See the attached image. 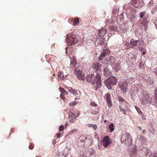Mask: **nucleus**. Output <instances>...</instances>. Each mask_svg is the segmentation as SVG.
Listing matches in <instances>:
<instances>
[{"label":"nucleus","mask_w":157,"mask_h":157,"mask_svg":"<svg viewBox=\"0 0 157 157\" xmlns=\"http://www.w3.org/2000/svg\"><path fill=\"white\" fill-rule=\"evenodd\" d=\"M140 140L143 143H144L147 141V139L144 136H141L140 138Z\"/></svg>","instance_id":"25"},{"label":"nucleus","mask_w":157,"mask_h":157,"mask_svg":"<svg viewBox=\"0 0 157 157\" xmlns=\"http://www.w3.org/2000/svg\"><path fill=\"white\" fill-rule=\"evenodd\" d=\"M72 57L73 58L71 59V63L70 64V67L72 68L75 67L77 64L75 57L73 56Z\"/></svg>","instance_id":"17"},{"label":"nucleus","mask_w":157,"mask_h":157,"mask_svg":"<svg viewBox=\"0 0 157 157\" xmlns=\"http://www.w3.org/2000/svg\"><path fill=\"white\" fill-rule=\"evenodd\" d=\"M89 127H92L94 129H97V126L96 124H89L87 125Z\"/></svg>","instance_id":"29"},{"label":"nucleus","mask_w":157,"mask_h":157,"mask_svg":"<svg viewBox=\"0 0 157 157\" xmlns=\"http://www.w3.org/2000/svg\"><path fill=\"white\" fill-rule=\"evenodd\" d=\"M128 83L126 80H124L120 81L118 86L123 94H125L128 89Z\"/></svg>","instance_id":"5"},{"label":"nucleus","mask_w":157,"mask_h":157,"mask_svg":"<svg viewBox=\"0 0 157 157\" xmlns=\"http://www.w3.org/2000/svg\"><path fill=\"white\" fill-rule=\"evenodd\" d=\"M67 89L69 92L72 93L74 95L76 96L78 94L76 91L75 90L73 89L72 87H67Z\"/></svg>","instance_id":"18"},{"label":"nucleus","mask_w":157,"mask_h":157,"mask_svg":"<svg viewBox=\"0 0 157 157\" xmlns=\"http://www.w3.org/2000/svg\"><path fill=\"white\" fill-rule=\"evenodd\" d=\"M146 53L145 51H143L142 52V54L143 55H145L146 54Z\"/></svg>","instance_id":"48"},{"label":"nucleus","mask_w":157,"mask_h":157,"mask_svg":"<svg viewBox=\"0 0 157 157\" xmlns=\"http://www.w3.org/2000/svg\"><path fill=\"white\" fill-rule=\"evenodd\" d=\"M52 81H53V80H52Z\"/></svg>","instance_id":"53"},{"label":"nucleus","mask_w":157,"mask_h":157,"mask_svg":"<svg viewBox=\"0 0 157 157\" xmlns=\"http://www.w3.org/2000/svg\"><path fill=\"white\" fill-rule=\"evenodd\" d=\"M135 108L136 109L137 112H138V113H139L140 114L142 112H141V111L140 110V109L139 108V107L136 106H135Z\"/></svg>","instance_id":"37"},{"label":"nucleus","mask_w":157,"mask_h":157,"mask_svg":"<svg viewBox=\"0 0 157 157\" xmlns=\"http://www.w3.org/2000/svg\"><path fill=\"white\" fill-rule=\"evenodd\" d=\"M116 59L113 56H111L109 59V61L111 64L114 65L116 62Z\"/></svg>","instance_id":"23"},{"label":"nucleus","mask_w":157,"mask_h":157,"mask_svg":"<svg viewBox=\"0 0 157 157\" xmlns=\"http://www.w3.org/2000/svg\"><path fill=\"white\" fill-rule=\"evenodd\" d=\"M63 74L62 73L61 71H59L58 73V77L59 78H63Z\"/></svg>","instance_id":"30"},{"label":"nucleus","mask_w":157,"mask_h":157,"mask_svg":"<svg viewBox=\"0 0 157 157\" xmlns=\"http://www.w3.org/2000/svg\"><path fill=\"white\" fill-rule=\"evenodd\" d=\"M110 53V51L109 49H106L104 50L103 52H102L98 57L100 60H102L106 55H108Z\"/></svg>","instance_id":"13"},{"label":"nucleus","mask_w":157,"mask_h":157,"mask_svg":"<svg viewBox=\"0 0 157 157\" xmlns=\"http://www.w3.org/2000/svg\"><path fill=\"white\" fill-rule=\"evenodd\" d=\"M76 104V103L75 101H72L70 103L69 105L70 106H73L75 105Z\"/></svg>","instance_id":"39"},{"label":"nucleus","mask_w":157,"mask_h":157,"mask_svg":"<svg viewBox=\"0 0 157 157\" xmlns=\"http://www.w3.org/2000/svg\"><path fill=\"white\" fill-rule=\"evenodd\" d=\"M59 90L61 93L60 96V97L63 100H64L66 98V97L65 96V95H67L68 94L67 91H66L63 88L61 87L59 88Z\"/></svg>","instance_id":"11"},{"label":"nucleus","mask_w":157,"mask_h":157,"mask_svg":"<svg viewBox=\"0 0 157 157\" xmlns=\"http://www.w3.org/2000/svg\"><path fill=\"white\" fill-rule=\"evenodd\" d=\"M140 50L141 51H145V49L142 48H139Z\"/></svg>","instance_id":"45"},{"label":"nucleus","mask_w":157,"mask_h":157,"mask_svg":"<svg viewBox=\"0 0 157 157\" xmlns=\"http://www.w3.org/2000/svg\"><path fill=\"white\" fill-rule=\"evenodd\" d=\"M101 142L103 146L105 147H107L111 143L109 136L104 137Z\"/></svg>","instance_id":"7"},{"label":"nucleus","mask_w":157,"mask_h":157,"mask_svg":"<svg viewBox=\"0 0 157 157\" xmlns=\"http://www.w3.org/2000/svg\"><path fill=\"white\" fill-rule=\"evenodd\" d=\"M64 129V127L63 125H60L59 128V132H62L63 130Z\"/></svg>","instance_id":"36"},{"label":"nucleus","mask_w":157,"mask_h":157,"mask_svg":"<svg viewBox=\"0 0 157 157\" xmlns=\"http://www.w3.org/2000/svg\"><path fill=\"white\" fill-rule=\"evenodd\" d=\"M62 134V133H57L56 134V136L57 138H59L60 137L61 135Z\"/></svg>","instance_id":"44"},{"label":"nucleus","mask_w":157,"mask_h":157,"mask_svg":"<svg viewBox=\"0 0 157 157\" xmlns=\"http://www.w3.org/2000/svg\"><path fill=\"white\" fill-rule=\"evenodd\" d=\"M34 146V145L33 144H30L29 145V147L30 149L32 150L33 149Z\"/></svg>","instance_id":"40"},{"label":"nucleus","mask_w":157,"mask_h":157,"mask_svg":"<svg viewBox=\"0 0 157 157\" xmlns=\"http://www.w3.org/2000/svg\"><path fill=\"white\" fill-rule=\"evenodd\" d=\"M77 132V130L76 129H75L72 130L69 132V134L72 135V134H74V135H75L76 133Z\"/></svg>","instance_id":"26"},{"label":"nucleus","mask_w":157,"mask_h":157,"mask_svg":"<svg viewBox=\"0 0 157 157\" xmlns=\"http://www.w3.org/2000/svg\"><path fill=\"white\" fill-rule=\"evenodd\" d=\"M76 77L80 80H84V75L81 70H76Z\"/></svg>","instance_id":"10"},{"label":"nucleus","mask_w":157,"mask_h":157,"mask_svg":"<svg viewBox=\"0 0 157 157\" xmlns=\"http://www.w3.org/2000/svg\"><path fill=\"white\" fill-rule=\"evenodd\" d=\"M139 41L137 40H135L134 39L132 38L130 41V44L133 47H136Z\"/></svg>","instance_id":"20"},{"label":"nucleus","mask_w":157,"mask_h":157,"mask_svg":"<svg viewBox=\"0 0 157 157\" xmlns=\"http://www.w3.org/2000/svg\"><path fill=\"white\" fill-rule=\"evenodd\" d=\"M118 99L119 101L126 102V101L124 99L120 96L118 97Z\"/></svg>","instance_id":"35"},{"label":"nucleus","mask_w":157,"mask_h":157,"mask_svg":"<svg viewBox=\"0 0 157 157\" xmlns=\"http://www.w3.org/2000/svg\"><path fill=\"white\" fill-rule=\"evenodd\" d=\"M120 109L121 111L124 114H126V113L124 109L121 106H120Z\"/></svg>","instance_id":"38"},{"label":"nucleus","mask_w":157,"mask_h":157,"mask_svg":"<svg viewBox=\"0 0 157 157\" xmlns=\"http://www.w3.org/2000/svg\"><path fill=\"white\" fill-rule=\"evenodd\" d=\"M131 3L136 8H140L144 5L142 0H132Z\"/></svg>","instance_id":"6"},{"label":"nucleus","mask_w":157,"mask_h":157,"mask_svg":"<svg viewBox=\"0 0 157 157\" xmlns=\"http://www.w3.org/2000/svg\"><path fill=\"white\" fill-rule=\"evenodd\" d=\"M72 21L74 25H75L79 23V19L78 17L74 19L72 18Z\"/></svg>","instance_id":"22"},{"label":"nucleus","mask_w":157,"mask_h":157,"mask_svg":"<svg viewBox=\"0 0 157 157\" xmlns=\"http://www.w3.org/2000/svg\"><path fill=\"white\" fill-rule=\"evenodd\" d=\"M96 78L93 74L88 75L86 78L87 82L91 84H94L95 82Z\"/></svg>","instance_id":"9"},{"label":"nucleus","mask_w":157,"mask_h":157,"mask_svg":"<svg viewBox=\"0 0 157 157\" xmlns=\"http://www.w3.org/2000/svg\"><path fill=\"white\" fill-rule=\"evenodd\" d=\"M109 28L111 30L115 31L116 29V27L113 25H111L109 27Z\"/></svg>","instance_id":"31"},{"label":"nucleus","mask_w":157,"mask_h":157,"mask_svg":"<svg viewBox=\"0 0 157 157\" xmlns=\"http://www.w3.org/2000/svg\"><path fill=\"white\" fill-rule=\"evenodd\" d=\"M69 118L71 117H74L75 114L72 112L70 111L68 113Z\"/></svg>","instance_id":"32"},{"label":"nucleus","mask_w":157,"mask_h":157,"mask_svg":"<svg viewBox=\"0 0 157 157\" xmlns=\"http://www.w3.org/2000/svg\"><path fill=\"white\" fill-rule=\"evenodd\" d=\"M121 140L122 143L127 146H131L132 144L131 136L128 133L124 132L123 134Z\"/></svg>","instance_id":"1"},{"label":"nucleus","mask_w":157,"mask_h":157,"mask_svg":"<svg viewBox=\"0 0 157 157\" xmlns=\"http://www.w3.org/2000/svg\"><path fill=\"white\" fill-rule=\"evenodd\" d=\"M143 95L141 99V102L142 104L146 105L148 103L150 104L151 102V98L150 97V94L148 92L144 91L143 92Z\"/></svg>","instance_id":"3"},{"label":"nucleus","mask_w":157,"mask_h":157,"mask_svg":"<svg viewBox=\"0 0 157 157\" xmlns=\"http://www.w3.org/2000/svg\"><path fill=\"white\" fill-rule=\"evenodd\" d=\"M66 54L69 56L70 58L71 59V58H73V56H74V53L72 52V50L70 48H66Z\"/></svg>","instance_id":"16"},{"label":"nucleus","mask_w":157,"mask_h":157,"mask_svg":"<svg viewBox=\"0 0 157 157\" xmlns=\"http://www.w3.org/2000/svg\"><path fill=\"white\" fill-rule=\"evenodd\" d=\"M114 69L116 71H118L121 70V66L120 64L115 62V63L113 65Z\"/></svg>","instance_id":"21"},{"label":"nucleus","mask_w":157,"mask_h":157,"mask_svg":"<svg viewBox=\"0 0 157 157\" xmlns=\"http://www.w3.org/2000/svg\"><path fill=\"white\" fill-rule=\"evenodd\" d=\"M155 100L152 101V104L154 105L156 107H157V88L155 89Z\"/></svg>","instance_id":"19"},{"label":"nucleus","mask_w":157,"mask_h":157,"mask_svg":"<svg viewBox=\"0 0 157 157\" xmlns=\"http://www.w3.org/2000/svg\"><path fill=\"white\" fill-rule=\"evenodd\" d=\"M91 113L94 115L97 114L99 113V110L98 109L95 110H92Z\"/></svg>","instance_id":"33"},{"label":"nucleus","mask_w":157,"mask_h":157,"mask_svg":"<svg viewBox=\"0 0 157 157\" xmlns=\"http://www.w3.org/2000/svg\"><path fill=\"white\" fill-rule=\"evenodd\" d=\"M118 79L115 77L111 76L106 79L104 81L105 84L109 89L112 88V86L117 84Z\"/></svg>","instance_id":"2"},{"label":"nucleus","mask_w":157,"mask_h":157,"mask_svg":"<svg viewBox=\"0 0 157 157\" xmlns=\"http://www.w3.org/2000/svg\"><path fill=\"white\" fill-rule=\"evenodd\" d=\"M137 128L138 129V130H142V128L141 127H140V126H138V127H137Z\"/></svg>","instance_id":"46"},{"label":"nucleus","mask_w":157,"mask_h":157,"mask_svg":"<svg viewBox=\"0 0 157 157\" xmlns=\"http://www.w3.org/2000/svg\"><path fill=\"white\" fill-rule=\"evenodd\" d=\"M106 121H106V120H105L104 121V122H105V123H106Z\"/></svg>","instance_id":"50"},{"label":"nucleus","mask_w":157,"mask_h":157,"mask_svg":"<svg viewBox=\"0 0 157 157\" xmlns=\"http://www.w3.org/2000/svg\"><path fill=\"white\" fill-rule=\"evenodd\" d=\"M143 133V134H144L146 132V131L145 129L143 130L142 131Z\"/></svg>","instance_id":"47"},{"label":"nucleus","mask_w":157,"mask_h":157,"mask_svg":"<svg viewBox=\"0 0 157 157\" xmlns=\"http://www.w3.org/2000/svg\"><path fill=\"white\" fill-rule=\"evenodd\" d=\"M75 116H74V117H71L69 118V121L72 123H73L75 122Z\"/></svg>","instance_id":"28"},{"label":"nucleus","mask_w":157,"mask_h":157,"mask_svg":"<svg viewBox=\"0 0 157 157\" xmlns=\"http://www.w3.org/2000/svg\"><path fill=\"white\" fill-rule=\"evenodd\" d=\"M92 67L93 68V70L97 71L98 73V71L100 72L101 69V66L100 64L97 62H94L92 64Z\"/></svg>","instance_id":"8"},{"label":"nucleus","mask_w":157,"mask_h":157,"mask_svg":"<svg viewBox=\"0 0 157 157\" xmlns=\"http://www.w3.org/2000/svg\"><path fill=\"white\" fill-rule=\"evenodd\" d=\"M105 98L106 99L108 104L109 105V106L110 107L112 105V102L110 100V95L109 93H107L105 94Z\"/></svg>","instance_id":"15"},{"label":"nucleus","mask_w":157,"mask_h":157,"mask_svg":"<svg viewBox=\"0 0 157 157\" xmlns=\"http://www.w3.org/2000/svg\"><path fill=\"white\" fill-rule=\"evenodd\" d=\"M55 75V74H53V76H54Z\"/></svg>","instance_id":"52"},{"label":"nucleus","mask_w":157,"mask_h":157,"mask_svg":"<svg viewBox=\"0 0 157 157\" xmlns=\"http://www.w3.org/2000/svg\"><path fill=\"white\" fill-rule=\"evenodd\" d=\"M79 98L76 97V98H75V100H78L79 99Z\"/></svg>","instance_id":"49"},{"label":"nucleus","mask_w":157,"mask_h":157,"mask_svg":"<svg viewBox=\"0 0 157 157\" xmlns=\"http://www.w3.org/2000/svg\"><path fill=\"white\" fill-rule=\"evenodd\" d=\"M107 31L106 29L105 28H102L100 29L99 30L98 34V36L100 37L103 36L105 35Z\"/></svg>","instance_id":"14"},{"label":"nucleus","mask_w":157,"mask_h":157,"mask_svg":"<svg viewBox=\"0 0 157 157\" xmlns=\"http://www.w3.org/2000/svg\"><path fill=\"white\" fill-rule=\"evenodd\" d=\"M153 72L157 75V67L155 68L153 70Z\"/></svg>","instance_id":"42"},{"label":"nucleus","mask_w":157,"mask_h":157,"mask_svg":"<svg viewBox=\"0 0 157 157\" xmlns=\"http://www.w3.org/2000/svg\"><path fill=\"white\" fill-rule=\"evenodd\" d=\"M67 42L68 44L70 46L76 44L78 42L77 36L72 34L67 36Z\"/></svg>","instance_id":"4"},{"label":"nucleus","mask_w":157,"mask_h":157,"mask_svg":"<svg viewBox=\"0 0 157 157\" xmlns=\"http://www.w3.org/2000/svg\"><path fill=\"white\" fill-rule=\"evenodd\" d=\"M76 115H75V114L74 115L76 119L77 117H78L79 116L80 113H76Z\"/></svg>","instance_id":"43"},{"label":"nucleus","mask_w":157,"mask_h":157,"mask_svg":"<svg viewBox=\"0 0 157 157\" xmlns=\"http://www.w3.org/2000/svg\"><path fill=\"white\" fill-rule=\"evenodd\" d=\"M36 157H41L39 156H36Z\"/></svg>","instance_id":"51"},{"label":"nucleus","mask_w":157,"mask_h":157,"mask_svg":"<svg viewBox=\"0 0 157 157\" xmlns=\"http://www.w3.org/2000/svg\"><path fill=\"white\" fill-rule=\"evenodd\" d=\"M90 104L91 105L95 107L97 106V105L94 102H91Z\"/></svg>","instance_id":"41"},{"label":"nucleus","mask_w":157,"mask_h":157,"mask_svg":"<svg viewBox=\"0 0 157 157\" xmlns=\"http://www.w3.org/2000/svg\"><path fill=\"white\" fill-rule=\"evenodd\" d=\"M104 75H108L110 73V71L107 68H105L104 70Z\"/></svg>","instance_id":"24"},{"label":"nucleus","mask_w":157,"mask_h":157,"mask_svg":"<svg viewBox=\"0 0 157 157\" xmlns=\"http://www.w3.org/2000/svg\"><path fill=\"white\" fill-rule=\"evenodd\" d=\"M146 13L145 12H140L139 13V15L140 16V17L141 18H143L144 17V16L145 14Z\"/></svg>","instance_id":"34"},{"label":"nucleus","mask_w":157,"mask_h":157,"mask_svg":"<svg viewBox=\"0 0 157 157\" xmlns=\"http://www.w3.org/2000/svg\"><path fill=\"white\" fill-rule=\"evenodd\" d=\"M114 125L113 124H111L109 125V128L111 132H112L114 130Z\"/></svg>","instance_id":"27"},{"label":"nucleus","mask_w":157,"mask_h":157,"mask_svg":"<svg viewBox=\"0 0 157 157\" xmlns=\"http://www.w3.org/2000/svg\"><path fill=\"white\" fill-rule=\"evenodd\" d=\"M95 81H96V85L95 87L96 89L100 87L101 86V78L99 75H97L96 77Z\"/></svg>","instance_id":"12"}]
</instances>
